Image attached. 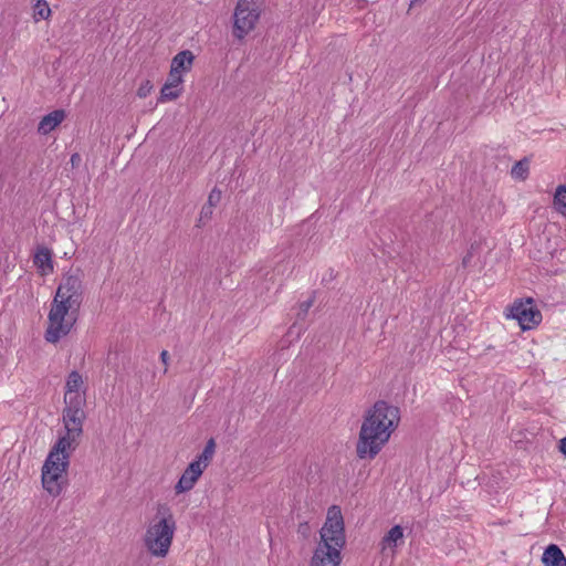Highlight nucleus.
I'll return each mask as SVG.
<instances>
[{
  "instance_id": "cd10ccee",
  "label": "nucleus",
  "mask_w": 566,
  "mask_h": 566,
  "mask_svg": "<svg viewBox=\"0 0 566 566\" xmlns=\"http://www.w3.org/2000/svg\"><path fill=\"white\" fill-rule=\"evenodd\" d=\"M81 163V156L75 153L71 156V164L72 166H77Z\"/></svg>"
},
{
  "instance_id": "412c9836",
  "label": "nucleus",
  "mask_w": 566,
  "mask_h": 566,
  "mask_svg": "<svg viewBox=\"0 0 566 566\" xmlns=\"http://www.w3.org/2000/svg\"><path fill=\"white\" fill-rule=\"evenodd\" d=\"M221 191L217 188H213L210 193H209V197H208V201H207V205H209L210 207L214 208L221 200Z\"/></svg>"
},
{
  "instance_id": "aec40b11",
  "label": "nucleus",
  "mask_w": 566,
  "mask_h": 566,
  "mask_svg": "<svg viewBox=\"0 0 566 566\" xmlns=\"http://www.w3.org/2000/svg\"><path fill=\"white\" fill-rule=\"evenodd\" d=\"M180 94H181L180 88H174L172 86L165 83L160 90V96L158 98V102L163 103L166 101L177 99L180 96Z\"/></svg>"
},
{
  "instance_id": "39448f33",
  "label": "nucleus",
  "mask_w": 566,
  "mask_h": 566,
  "mask_svg": "<svg viewBox=\"0 0 566 566\" xmlns=\"http://www.w3.org/2000/svg\"><path fill=\"white\" fill-rule=\"evenodd\" d=\"M70 450L54 444L42 468V485L52 496H59L66 482V470L70 465Z\"/></svg>"
},
{
  "instance_id": "f3484780",
  "label": "nucleus",
  "mask_w": 566,
  "mask_h": 566,
  "mask_svg": "<svg viewBox=\"0 0 566 566\" xmlns=\"http://www.w3.org/2000/svg\"><path fill=\"white\" fill-rule=\"evenodd\" d=\"M554 207L555 209L566 217V186L559 185L556 188L554 196Z\"/></svg>"
},
{
  "instance_id": "2eb2a0df",
  "label": "nucleus",
  "mask_w": 566,
  "mask_h": 566,
  "mask_svg": "<svg viewBox=\"0 0 566 566\" xmlns=\"http://www.w3.org/2000/svg\"><path fill=\"white\" fill-rule=\"evenodd\" d=\"M214 452H216V440L213 438H210L202 452L197 457V459L195 461H198L201 465L203 467H208L209 463L211 462L213 455H214Z\"/></svg>"
},
{
  "instance_id": "a211bd4d",
  "label": "nucleus",
  "mask_w": 566,
  "mask_h": 566,
  "mask_svg": "<svg viewBox=\"0 0 566 566\" xmlns=\"http://www.w3.org/2000/svg\"><path fill=\"white\" fill-rule=\"evenodd\" d=\"M403 537V530L400 525L392 526L387 534L382 537L381 544L389 545V546H396L397 542L399 539H402Z\"/></svg>"
},
{
  "instance_id": "b1692460",
  "label": "nucleus",
  "mask_w": 566,
  "mask_h": 566,
  "mask_svg": "<svg viewBox=\"0 0 566 566\" xmlns=\"http://www.w3.org/2000/svg\"><path fill=\"white\" fill-rule=\"evenodd\" d=\"M151 88H153V85H151L150 81H146L138 87L137 95L139 97L144 98L150 93Z\"/></svg>"
},
{
  "instance_id": "393cba45",
  "label": "nucleus",
  "mask_w": 566,
  "mask_h": 566,
  "mask_svg": "<svg viewBox=\"0 0 566 566\" xmlns=\"http://www.w3.org/2000/svg\"><path fill=\"white\" fill-rule=\"evenodd\" d=\"M212 211H213V208L210 207L209 205H205L201 209V212H200V218L203 219V218H210L211 214H212Z\"/></svg>"
},
{
  "instance_id": "6e6552de",
  "label": "nucleus",
  "mask_w": 566,
  "mask_h": 566,
  "mask_svg": "<svg viewBox=\"0 0 566 566\" xmlns=\"http://www.w3.org/2000/svg\"><path fill=\"white\" fill-rule=\"evenodd\" d=\"M507 317L516 319L523 331L531 329L542 322V313L531 297L515 301Z\"/></svg>"
},
{
  "instance_id": "f257e3e1",
  "label": "nucleus",
  "mask_w": 566,
  "mask_h": 566,
  "mask_svg": "<svg viewBox=\"0 0 566 566\" xmlns=\"http://www.w3.org/2000/svg\"><path fill=\"white\" fill-rule=\"evenodd\" d=\"M400 422V409L378 400L364 416L356 444L359 459H375Z\"/></svg>"
},
{
  "instance_id": "bb28decb",
  "label": "nucleus",
  "mask_w": 566,
  "mask_h": 566,
  "mask_svg": "<svg viewBox=\"0 0 566 566\" xmlns=\"http://www.w3.org/2000/svg\"><path fill=\"white\" fill-rule=\"evenodd\" d=\"M558 449L566 457V437L559 440Z\"/></svg>"
},
{
  "instance_id": "0eeeda50",
  "label": "nucleus",
  "mask_w": 566,
  "mask_h": 566,
  "mask_svg": "<svg viewBox=\"0 0 566 566\" xmlns=\"http://www.w3.org/2000/svg\"><path fill=\"white\" fill-rule=\"evenodd\" d=\"M176 523L171 514L168 517H163L159 522L148 527L145 536V544L147 548L155 556L164 557L167 555Z\"/></svg>"
},
{
  "instance_id": "f8f14e48",
  "label": "nucleus",
  "mask_w": 566,
  "mask_h": 566,
  "mask_svg": "<svg viewBox=\"0 0 566 566\" xmlns=\"http://www.w3.org/2000/svg\"><path fill=\"white\" fill-rule=\"evenodd\" d=\"M193 60L195 55L191 51H180L172 57L170 70L174 71V73H179L182 75L184 72H188L191 70Z\"/></svg>"
},
{
  "instance_id": "9d476101",
  "label": "nucleus",
  "mask_w": 566,
  "mask_h": 566,
  "mask_svg": "<svg viewBox=\"0 0 566 566\" xmlns=\"http://www.w3.org/2000/svg\"><path fill=\"white\" fill-rule=\"evenodd\" d=\"M66 113L64 109H55L45 116L39 123L38 132L42 135L51 133L62 120L65 118Z\"/></svg>"
},
{
  "instance_id": "423d86ee",
  "label": "nucleus",
  "mask_w": 566,
  "mask_h": 566,
  "mask_svg": "<svg viewBox=\"0 0 566 566\" xmlns=\"http://www.w3.org/2000/svg\"><path fill=\"white\" fill-rule=\"evenodd\" d=\"M265 0H238L233 12L232 34L243 40L256 27Z\"/></svg>"
},
{
  "instance_id": "5701e85b",
  "label": "nucleus",
  "mask_w": 566,
  "mask_h": 566,
  "mask_svg": "<svg viewBox=\"0 0 566 566\" xmlns=\"http://www.w3.org/2000/svg\"><path fill=\"white\" fill-rule=\"evenodd\" d=\"M313 305V298H310L307 301H304L300 304V311L297 313L298 318H304L308 312V310Z\"/></svg>"
},
{
  "instance_id": "7ed1b4c3",
  "label": "nucleus",
  "mask_w": 566,
  "mask_h": 566,
  "mask_svg": "<svg viewBox=\"0 0 566 566\" xmlns=\"http://www.w3.org/2000/svg\"><path fill=\"white\" fill-rule=\"evenodd\" d=\"M321 542L311 559V566H339L340 549L346 544L345 525L339 506L328 509L326 521L319 532Z\"/></svg>"
},
{
  "instance_id": "1a4fd4ad",
  "label": "nucleus",
  "mask_w": 566,
  "mask_h": 566,
  "mask_svg": "<svg viewBox=\"0 0 566 566\" xmlns=\"http://www.w3.org/2000/svg\"><path fill=\"white\" fill-rule=\"evenodd\" d=\"M205 469L206 467L201 465L198 461L193 460L190 462L175 485L176 493L180 494L190 491Z\"/></svg>"
},
{
  "instance_id": "20e7f679",
  "label": "nucleus",
  "mask_w": 566,
  "mask_h": 566,
  "mask_svg": "<svg viewBox=\"0 0 566 566\" xmlns=\"http://www.w3.org/2000/svg\"><path fill=\"white\" fill-rule=\"evenodd\" d=\"M65 407L63 409V424L65 433L61 436L55 444L64 450L74 451L78 446V439L83 433V423L86 419L84 407L86 405V397L73 396L66 398Z\"/></svg>"
},
{
  "instance_id": "dca6fc26",
  "label": "nucleus",
  "mask_w": 566,
  "mask_h": 566,
  "mask_svg": "<svg viewBox=\"0 0 566 566\" xmlns=\"http://www.w3.org/2000/svg\"><path fill=\"white\" fill-rule=\"evenodd\" d=\"M530 172V159L524 157L512 167L511 175L514 179L525 180Z\"/></svg>"
},
{
  "instance_id": "9b49d317",
  "label": "nucleus",
  "mask_w": 566,
  "mask_h": 566,
  "mask_svg": "<svg viewBox=\"0 0 566 566\" xmlns=\"http://www.w3.org/2000/svg\"><path fill=\"white\" fill-rule=\"evenodd\" d=\"M544 566H566V557L556 544H549L542 555Z\"/></svg>"
},
{
  "instance_id": "4be33fe9",
  "label": "nucleus",
  "mask_w": 566,
  "mask_h": 566,
  "mask_svg": "<svg viewBox=\"0 0 566 566\" xmlns=\"http://www.w3.org/2000/svg\"><path fill=\"white\" fill-rule=\"evenodd\" d=\"M182 75L179 73H174V71L170 70L169 76L167 80V84L172 86L174 88H177L182 83Z\"/></svg>"
},
{
  "instance_id": "4468645a",
  "label": "nucleus",
  "mask_w": 566,
  "mask_h": 566,
  "mask_svg": "<svg viewBox=\"0 0 566 566\" xmlns=\"http://www.w3.org/2000/svg\"><path fill=\"white\" fill-rule=\"evenodd\" d=\"M82 385H83L82 375L77 370H72L66 378L64 400L66 398H72L73 396H84L85 397V391H83V394L80 392V388Z\"/></svg>"
},
{
  "instance_id": "a878e982",
  "label": "nucleus",
  "mask_w": 566,
  "mask_h": 566,
  "mask_svg": "<svg viewBox=\"0 0 566 566\" xmlns=\"http://www.w3.org/2000/svg\"><path fill=\"white\" fill-rule=\"evenodd\" d=\"M160 359H161V361H163V364H164L165 366H168L169 354H168V352H167V350H163V352L160 353ZM166 371H167V367H165V373H166Z\"/></svg>"
},
{
  "instance_id": "6ab92c4d",
  "label": "nucleus",
  "mask_w": 566,
  "mask_h": 566,
  "mask_svg": "<svg viewBox=\"0 0 566 566\" xmlns=\"http://www.w3.org/2000/svg\"><path fill=\"white\" fill-rule=\"evenodd\" d=\"M51 15V9L46 0H35L33 4V18L35 21L46 20Z\"/></svg>"
},
{
  "instance_id": "ddd939ff",
  "label": "nucleus",
  "mask_w": 566,
  "mask_h": 566,
  "mask_svg": "<svg viewBox=\"0 0 566 566\" xmlns=\"http://www.w3.org/2000/svg\"><path fill=\"white\" fill-rule=\"evenodd\" d=\"M34 265L41 270L42 274H48L53 272V261H52V252L46 247L38 248L34 259Z\"/></svg>"
},
{
  "instance_id": "f03ea898",
  "label": "nucleus",
  "mask_w": 566,
  "mask_h": 566,
  "mask_svg": "<svg viewBox=\"0 0 566 566\" xmlns=\"http://www.w3.org/2000/svg\"><path fill=\"white\" fill-rule=\"evenodd\" d=\"M83 282L77 274H70L64 277L56 290L49 313V326L44 338L48 343L55 344L63 336H66L75 321L83 302Z\"/></svg>"
},
{
  "instance_id": "c85d7f7f",
  "label": "nucleus",
  "mask_w": 566,
  "mask_h": 566,
  "mask_svg": "<svg viewBox=\"0 0 566 566\" xmlns=\"http://www.w3.org/2000/svg\"><path fill=\"white\" fill-rule=\"evenodd\" d=\"M470 258H471V255H470V254H468L467 256H464V258H463V260H462L463 265H467V264H468V262H469Z\"/></svg>"
}]
</instances>
